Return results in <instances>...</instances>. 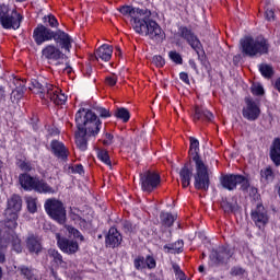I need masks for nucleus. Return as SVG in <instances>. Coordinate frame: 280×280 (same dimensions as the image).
Returning a JSON list of instances; mask_svg holds the SVG:
<instances>
[{
  "label": "nucleus",
  "mask_w": 280,
  "mask_h": 280,
  "mask_svg": "<svg viewBox=\"0 0 280 280\" xmlns=\"http://www.w3.org/2000/svg\"><path fill=\"white\" fill-rule=\"evenodd\" d=\"M75 124L78 128V131L75 132V143L79 150L84 152L88 148L86 135L89 137L98 135L102 121H98L93 112L82 108L75 114Z\"/></svg>",
  "instance_id": "obj_1"
},
{
  "label": "nucleus",
  "mask_w": 280,
  "mask_h": 280,
  "mask_svg": "<svg viewBox=\"0 0 280 280\" xmlns=\"http://www.w3.org/2000/svg\"><path fill=\"white\" fill-rule=\"evenodd\" d=\"M190 148L189 154L192 156V161L196 163V174H195V189H202L207 191L209 189L210 180H209V170L205 162L200 160L198 152H200V142L198 139L190 137Z\"/></svg>",
  "instance_id": "obj_2"
},
{
  "label": "nucleus",
  "mask_w": 280,
  "mask_h": 280,
  "mask_svg": "<svg viewBox=\"0 0 280 280\" xmlns=\"http://www.w3.org/2000/svg\"><path fill=\"white\" fill-rule=\"evenodd\" d=\"M30 90L37 93L42 100H50L57 106L67 103V95L60 89L40 79H32Z\"/></svg>",
  "instance_id": "obj_3"
},
{
  "label": "nucleus",
  "mask_w": 280,
  "mask_h": 280,
  "mask_svg": "<svg viewBox=\"0 0 280 280\" xmlns=\"http://www.w3.org/2000/svg\"><path fill=\"white\" fill-rule=\"evenodd\" d=\"M151 15H144L139 20L132 22V27L137 34L149 36L151 40L155 43H163L165 39V32L163 28L153 20H150Z\"/></svg>",
  "instance_id": "obj_4"
},
{
  "label": "nucleus",
  "mask_w": 280,
  "mask_h": 280,
  "mask_svg": "<svg viewBox=\"0 0 280 280\" xmlns=\"http://www.w3.org/2000/svg\"><path fill=\"white\" fill-rule=\"evenodd\" d=\"M270 45L268 40L264 37H245L241 39L242 52L249 58H255V56H261V54H268Z\"/></svg>",
  "instance_id": "obj_5"
},
{
  "label": "nucleus",
  "mask_w": 280,
  "mask_h": 280,
  "mask_svg": "<svg viewBox=\"0 0 280 280\" xmlns=\"http://www.w3.org/2000/svg\"><path fill=\"white\" fill-rule=\"evenodd\" d=\"M44 207L51 220H55L58 224H65V222H67V209H65L62 201L50 198L45 201Z\"/></svg>",
  "instance_id": "obj_6"
},
{
  "label": "nucleus",
  "mask_w": 280,
  "mask_h": 280,
  "mask_svg": "<svg viewBox=\"0 0 280 280\" xmlns=\"http://www.w3.org/2000/svg\"><path fill=\"white\" fill-rule=\"evenodd\" d=\"M23 16L16 10H10L5 4L0 5V23L4 30H19Z\"/></svg>",
  "instance_id": "obj_7"
},
{
  "label": "nucleus",
  "mask_w": 280,
  "mask_h": 280,
  "mask_svg": "<svg viewBox=\"0 0 280 280\" xmlns=\"http://www.w3.org/2000/svg\"><path fill=\"white\" fill-rule=\"evenodd\" d=\"M22 207L23 200H21L19 195H13L8 200V208L4 211V215L7 217V220L12 224L13 229H16V219L19 218L16 213L21 211Z\"/></svg>",
  "instance_id": "obj_8"
},
{
  "label": "nucleus",
  "mask_w": 280,
  "mask_h": 280,
  "mask_svg": "<svg viewBox=\"0 0 280 280\" xmlns=\"http://www.w3.org/2000/svg\"><path fill=\"white\" fill-rule=\"evenodd\" d=\"M140 183L142 191H148L150 194L161 185V175L156 172L145 171L140 174Z\"/></svg>",
  "instance_id": "obj_9"
},
{
  "label": "nucleus",
  "mask_w": 280,
  "mask_h": 280,
  "mask_svg": "<svg viewBox=\"0 0 280 280\" xmlns=\"http://www.w3.org/2000/svg\"><path fill=\"white\" fill-rule=\"evenodd\" d=\"M250 218L255 226H257L259 231H264L268 222H270V215L268 214V210H266V208L261 203H258L256 208L252 210Z\"/></svg>",
  "instance_id": "obj_10"
},
{
  "label": "nucleus",
  "mask_w": 280,
  "mask_h": 280,
  "mask_svg": "<svg viewBox=\"0 0 280 280\" xmlns=\"http://www.w3.org/2000/svg\"><path fill=\"white\" fill-rule=\"evenodd\" d=\"M11 226V229H10ZM14 229L8 220L7 223L0 222V264H5V248H8V234Z\"/></svg>",
  "instance_id": "obj_11"
},
{
  "label": "nucleus",
  "mask_w": 280,
  "mask_h": 280,
  "mask_svg": "<svg viewBox=\"0 0 280 280\" xmlns=\"http://www.w3.org/2000/svg\"><path fill=\"white\" fill-rule=\"evenodd\" d=\"M42 56L48 62H59V60H65V54L60 48L54 44H48L42 49Z\"/></svg>",
  "instance_id": "obj_12"
},
{
  "label": "nucleus",
  "mask_w": 280,
  "mask_h": 280,
  "mask_svg": "<svg viewBox=\"0 0 280 280\" xmlns=\"http://www.w3.org/2000/svg\"><path fill=\"white\" fill-rule=\"evenodd\" d=\"M246 106L243 108V117L248 121H255L259 119V115H261V109H259V105L253 101L250 97L245 98Z\"/></svg>",
  "instance_id": "obj_13"
},
{
  "label": "nucleus",
  "mask_w": 280,
  "mask_h": 280,
  "mask_svg": "<svg viewBox=\"0 0 280 280\" xmlns=\"http://www.w3.org/2000/svg\"><path fill=\"white\" fill-rule=\"evenodd\" d=\"M54 33L55 32L51 31V28H48L45 25L39 24L33 32V38L36 45H43V43L54 40Z\"/></svg>",
  "instance_id": "obj_14"
},
{
  "label": "nucleus",
  "mask_w": 280,
  "mask_h": 280,
  "mask_svg": "<svg viewBox=\"0 0 280 280\" xmlns=\"http://www.w3.org/2000/svg\"><path fill=\"white\" fill-rule=\"evenodd\" d=\"M179 36L184 38L190 45L191 49H194L197 54H200V50L202 49V44L200 43V39L194 33L185 27H179Z\"/></svg>",
  "instance_id": "obj_15"
},
{
  "label": "nucleus",
  "mask_w": 280,
  "mask_h": 280,
  "mask_svg": "<svg viewBox=\"0 0 280 280\" xmlns=\"http://www.w3.org/2000/svg\"><path fill=\"white\" fill-rule=\"evenodd\" d=\"M52 40H55V43L59 45L61 49H65L67 54L71 52L73 38H71L68 33H65V31H56L54 33Z\"/></svg>",
  "instance_id": "obj_16"
},
{
  "label": "nucleus",
  "mask_w": 280,
  "mask_h": 280,
  "mask_svg": "<svg viewBox=\"0 0 280 280\" xmlns=\"http://www.w3.org/2000/svg\"><path fill=\"white\" fill-rule=\"evenodd\" d=\"M56 240L60 250L67 255H73L80 250V245L75 241L61 237L58 233L56 234Z\"/></svg>",
  "instance_id": "obj_17"
},
{
  "label": "nucleus",
  "mask_w": 280,
  "mask_h": 280,
  "mask_svg": "<svg viewBox=\"0 0 280 280\" xmlns=\"http://www.w3.org/2000/svg\"><path fill=\"white\" fill-rule=\"evenodd\" d=\"M26 248L28 253L39 255L43 253V241L36 234H28L25 240Z\"/></svg>",
  "instance_id": "obj_18"
},
{
  "label": "nucleus",
  "mask_w": 280,
  "mask_h": 280,
  "mask_svg": "<svg viewBox=\"0 0 280 280\" xmlns=\"http://www.w3.org/2000/svg\"><path fill=\"white\" fill-rule=\"evenodd\" d=\"M120 14L128 15L130 14L133 23L139 20L143 19V16H152V13L148 9H132V7H121L119 9Z\"/></svg>",
  "instance_id": "obj_19"
},
{
  "label": "nucleus",
  "mask_w": 280,
  "mask_h": 280,
  "mask_svg": "<svg viewBox=\"0 0 280 280\" xmlns=\"http://www.w3.org/2000/svg\"><path fill=\"white\" fill-rule=\"evenodd\" d=\"M238 176L240 175L235 174L223 175L220 178V184L223 189H228V191H233L234 189H237V182L240 180Z\"/></svg>",
  "instance_id": "obj_20"
},
{
  "label": "nucleus",
  "mask_w": 280,
  "mask_h": 280,
  "mask_svg": "<svg viewBox=\"0 0 280 280\" xmlns=\"http://www.w3.org/2000/svg\"><path fill=\"white\" fill-rule=\"evenodd\" d=\"M121 240L122 238H121V234L119 233V231H117V229H115V228H110L108 231V234L106 235L105 244L109 248H117V246H119V244H121Z\"/></svg>",
  "instance_id": "obj_21"
},
{
  "label": "nucleus",
  "mask_w": 280,
  "mask_h": 280,
  "mask_svg": "<svg viewBox=\"0 0 280 280\" xmlns=\"http://www.w3.org/2000/svg\"><path fill=\"white\" fill-rule=\"evenodd\" d=\"M233 257V253L228 247H222L219 252L211 254L210 259L213 264H224Z\"/></svg>",
  "instance_id": "obj_22"
},
{
  "label": "nucleus",
  "mask_w": 280,
  "mask_h": 280,
  "mask_svg": "<svg viewBox=\"0 0 280 280\" xmlns=\"http://www.w3.org/2000/svg\"><path fill=\"white\" fill-rule=\"evenodd\" d=\"M50 145L55 156H57V159H60L61 161H66V159L69 156V151L67 150V147H65V144L58 140L52 141Z\"/></svg>",
  "instance_id": "obj_23"
},
{
  "label": "nucleus",
  "mask_w": 280,
  "mask_h": 280,
  "mask_svg": "<svg viewBox=\"0 0 280 280\" xmlns=\"http://www.w3.org/2000/svg\"><path fill=\"white\" fill-rule=\"evenodd\" d=\"M194 176V171L189 167V164H185L179 171V178L182 182V187L187 189L191 185V177Z\"/></svg>",
  "instance_id": "obj_24"
},
{
  "label": "nucleus",
  "mask_w": 280,
  "mask_h": 280,
  "mask_svg": "<svg viewBox=\"0 0 280 280\" xmlns=\"http://www.w3.org/2000/svg\"><path fill=\"white\" fill-rule=\"evenodd\" d=\"M19 180L23 189H25L26 191H32L35 189L38 178H34L28 174H21Z\"/></svg>",
  "instance_id": "obj_25"
},
{
  "label": "nucleus",
  "mask_w": 280,
  "mask_h": 280,
  "mask_svg": "<svg viewBox=\"0 0 280 280\" xmlns=\"http://www.w3.org/2000/svg\"><path fill=\"white\" fill-rule=\"evenodd\" d=\"M7 242L8 245L12 244V249L15 253H23V244L21 243V238L19 237V235H16V233H14V231L10 230L9 234H7Z\"/></svg>",
  "instance_id": "obj_26"
},
{
  "label": "nucleus",
  "mask_w": 280,
  "mask_h": 280,
  "mask_svg": "<svg viewBox=\"0 0 280 280\" xmlns=\"http://www.w3.org/2000/svg\"><path fill=\"white\" fill-rule=\"evenodd\" d=\"M96 58H100L101 60H104V62H108L110 58H113V46L108 44L102 45L97 50H96Z\"/></svg>",
  "instance_id": "obj_27"
},
{
  "label": "nucleus",
  "mask_w": 280,
  "mask_h": 280,
  "mask_svg": "<svg viewBox=\"0 0 280 280\" xmlns=\"http://www.w3.org/2000/svg\"><path fill=\"white\" fill-rule=\"evenodd\" d=\"M270 159L279 167L280 165V139L276 138L271 144Z\"/></svg>",
  "instance_id": "obj_28"
},
{
  "label": "nucleus",
  "mask_w": 280,
  "mask_h": 280,
  "mask_svg": "<svg viewBox=\"0 0 280 280\" xmlns=\"http://www.w3.org/2000/svg\"><path fill=\"white\" fill-rule=\"evenodd\" d=\"M34 191L38 194H56L54 187L49 186V184L43 179H37Z\"/></svg>",
  "instance_id": "obj_29"
},
{
  "label": "nucleus",
  "mask_w": 280,
  "mask_h": 280,
  "mask_svg": "<svg viewBox=\"0 0 280 280\" xmlns=\"http://www.w3.org/2000/svg\"><path fill=\"white\" fill-rule=\"evenodd\" d=\"M194 119L197 121L205 120L206 121H212L213 120V114L205 108L197 107L195 108V116Z\"/></svg>",
  "instance_id": "obj_30"
},
{
  "label": "nucleus",
  "mask_w": 280,
  "mask_h": 280,
  "mask_svg": "<svg viewBox=\"0 0 280 280\" xmlns=\"http://www.w3.org/2000/svg\"><path fill=\"white\" fill-rule=\"evenodd\" d=\"M259 71L264 78H267V80H270V78L275 75V69H272V66L268 63H261L259 66Z\"/></svg>",
  "instance_id": "obj_31"
},
{
  "label": "nucleus",
  "mask_w": 280,
  "mask_h": 280,
  "mask_svg": "<svg viewBox=\"0 0 280 280\" xmlns=\"http://www.w3.org/2000/svg\"><path fill=\"white\" fill-rule=\"evenodd\" d=\"M25 202L27 205V209L30 213H36L38 211V199L32 196L25 197Z\"/></svg>",
  "instance_id": "obj_32"
},
{
  "label": "nucleus",
  "mask_w": 280,
  "mask_h": 280,
  "mask_svg": "<svg viewBox=\"0 0 280 280\" xmlns=\"http://www.w3.org/2000/svg\"><path fill=\"white\" fill-rule=\"evenodd\" d=\"M183 241H177L174 244L164 245V250H166V253H183Z\"/></svg>",
  "instance_id": "obj_33"
},
{
  "label": "nucleus",
  "mask_w": 280,
  "mask_h": 280,
  "mask_svg": "<svg viewBox=\"0 0 280 280\" xmlns=\"http://www.w3.org/2000/svg\"><path fill=\"white\" fill-rule=\"evenodd\" d=\"M85 110H90L91 113H93L98 121L100 119L97 118V115L98 117H103V118L110 117V112H108V109L104 107L95 106L93 107L94 112L91 109H85Z\"/></svg>",
  "instance_id": "obj_34"
},
{
  "label": "nucleus",
  "mask_w": 280,
  "mask_h": 280,
  "mask_svg": "<svg viewBox=\"0 0 280 280\" xmlns=\"http://www.w3.org/2000/svg\"><path fill=\"white\" fill-rule=\"evenodd\" d=\"M160 220L164 226H172V224H174V220H176V218H174V215H172L168 212H162L160 215Z\"/></svg>",
  "instance_id": "obj_35"
},
{
  "label": "nucleus",
  "mask_w": 280,
  "mask_h": 280,
  "mask_svg": "<svg viewBox=\"0 0 280 280\" xmlns=\"http://www.w3.org/2000/svg\"><path fill=\"white\" fill-rule=\"evenodd\" d=\"M19 270H20L21 275L23 277H25V279L36 280V278L34 277V270L32 268L26 267V266H21V267H19Z\"/></svg>",
  "instance_id": "obj_36"
},
{
  "label": "nucleus",
  "mask_w": 280,
  "mask_h": 280,
  "mask_svg": "<svg viewBox=\"0 0 280 280\" xmlns=\"http://www.w3.org/2000/svg\"><path fill=\"white\" fill-rule=\"evenodd\" d=\"M48 257H50V259H52V261L57 266H61V264H62V255H60V253H58V250H56V249H48Z\"/></svg>",
  "instance_id": "obj_37"
},
{
  "label": "nucleus",
  "mask_w": 280,
  "mask_h": 280,
  "mask_svg": "<svg viewBox=\"0 0 280 280\" xmlns=\"http://www.w3.org/2000/svg\"><path fill=\"white\" fill-rule=\"evenodd\" d=\"M116 117H118V119H122V121L126 124L130 120V112H128L127 108L120 107L116 110Z\"/></svg>",
  "instance_id": "obj_38"
},
{
  "label": "nucleus",
  "mask_w": 280,
  "mask_h": 280,
  "mask_svg": "<svg viewBox=\"0 0 280 280\" xmlns=\"http://www.w3.org/2000/svg\"><path fill=\"white\" fill-rule=\"evenodd\" d=\"M97 158L100 159V161L105 163V165H108L109 167H112L113 164L110 163V156L108 155V151L98 150L97 151Z\"/></svg>",
  "instance_id": "obj_39"
},
{
  "label": "nucleus",
  "mask_w": 280,
  "mask_h": 280,
  "mask_svg": "<svg viewBox=\"0 0 280 280\" xmlns=\"http://www.w3.org/2000/svg\"><path fill=\"white\" fill-rule=\"evenodd\" d=\"M133 266L136 270H145V258L143 256H138L133 260Z\"/></svg>",
  "instance_id": "obj_40"
},
{
  "label": "nucleus",
  "mask_w": 280,
  "mask_h": 280,
  "mask_svg": "<svg viewBox=\"0 0 280 280\" xmlns=\"http://www.w3.org/2000/svg\"><path fill=\"white\" fill-rule=\"evenodd\" d=\"M221 207L225 213H233L237 209V203H231L229 201H222Z\"/></svg>",
  "instance_id": "obj_41"
},
{
  "label": "nucleus",
  "mask_w": 280,
  "mask_h": 280,
  "mask_svg": "<svg viewBox=\"0 0 280 280\" xmlns=\"http://www.w3.org/2000/svg\"><path fill=\"white\" fill-rule=\"evenodd\" d=\"M261 178L266 180L267 183H270L275 178V174L272 173V168L267 167L264 171H261Z\"/></svg>",
  "instance_id": "obj_42"
},
{
  "label": "nucleus",
  "mask_w": 280,
  "mask_h": 280,
  "mask_svg": "<svg viewBox=\"0 0 280 280\" xmlns=\"http://www.w3.org/2000/svg\"><path fill=\"white\" fill-rule=\"evenodd\" d=\"M67 231L70 235L75 237V240H80V242H84V236L80 233V231L75 230V228L68 225Z\"/></svg>",
  "instance_id": "obj_43"
},
{
  "label": "nucleus",
  "mask_w": 280,
  "mask_h": 280,
  "mask_svg": "<svg viewBox=\"0 0 280 280\" xmlns=\"http://www.w3.org/2000/svg\"><path fill=\"white\" fill-rule=\"evenodd\" d=\"M237 185H241V189L243 191H246V189L250 187V182L248 180V178L244 177V175H238Z\"/></svg>",
  "instance_id": "obj_44"
},
{
  "label": "nucleus",
  "mask_w": 280,
  "mask_h": 280,
  "mask_svg": "<svg viewBox=\"0 0 280 280\" xmlns=\"http://www.w3.org/2000/svg\"><path fill=\"white\" fill-rule=\"evenodd\" d=\"M122 229H124L125 233H135L137 231V225H133L129 221H125L122 224Z\"/></svg>",
  "instance_id": "obj_45"
},
{
  "label": "nucleus",
  "mask_w": 280,
  "mask_h": 280,
  "mask_svg": "<svg viewBox=\"0 0 280 280\" xmlns=\"http://www.w3.org/2000/svg\"><path fill=\"white\" fill-rule=\"evenodd\" d=\"M252 93L253 95H264V86L259 83H254L252 85Z\"/></svg>",
  "instance_id": "obj_46"
},
{
  "label": "nucleus",
  "mask_w": 280,
  "mask_h": 280,
  "mask_svg": "<svg viewBox=\"0 0 280 280\" xmlns=\"http://www.w3.org/2000/svg\"><path fill=\"white\" fill-rule=\"evenodd\" d=\"M172 268H173L174 273H175L177 279H184L185 272H183V270H180V266H178L175 262H173L172 264Z\"/></svg>",
  "instance_id": "obj_47"
},
{
  "label": "nucleus",
  "mask_w": 280,
  "mask_h": 280,
  "mask_svg": "<svg viewBox=\"0 0 280 280\" xmlns=\"http://www.w3.org/2000/svg\"><path fill=\"white\" fill-rule=\"evenodd\" d=\"M170 58L171 60H173V62H176V65H183V57H180V54L176 51H171Z\"/></svg>",
  "instance_id": "obj_48"
},
{
  "label": "nucleus",
  "mask_w": 280,
  "mask_h": 280,
  "mask_svg": "<svg viewBox=\"0 0 280 280\" xmlns=\"http://www.w3.org/2000/svg\"><path fill=\"white\" fill-rule=\"evenodd\" d=\"M145 266L149 268V270H152L153 268H156V260L152 256H147Z\"/></svg>",
  "instance_id": "obj_49"
},
{
  "label": "nucleus",
  "mask_w": 280,
  "mask_h": 280,
  "mask_svg": "<svg viewBox=\"0 0 280 280\" xmlns=\"http://www.w3.org/2000/svg\"><path fill=\"white\" fill-rule=\"evenodd\" d=\"M153 65H155V67H164L165 66V59H163V57L161 56H154L152 59Z\"/></svg>",
  "instance_id": "obj_50"
},
{
  "label": "nucleus",
  "mask_w": 280,
  "mask_h": 280,
  "mask_svg": "<svg viewBox=\"0 0 280 280\" xmlns=\"http://www.w3.org/2000/svg\"><path fill=\"white\" fill-rule=\"evenodd\" d=\"M105 82L108 86H115V84H117V75L110 74L106 77Z\"/></svg>",
  "instance_id": "obj_51"
},
{
  "label": "nucleus",
  "mask_w": 280,
  "mask_h": 280,
  "mask_svg": "<svg viewBox=\"0 0 280 280\" xmlns=\"http://www.w3.org/2000/svg\"><path fill=\"white\" fill-rule=\"evenodd\" d=\"M19 167L22 172H32V163L30 162H21Z\"/></svg>",
  "instance_id": "obj_52"
},
{
  "label": "nucleus",
  "mask_w": 280,
  "mask_h": 280,
  "mask_svg": "<svg viewBox=\"0 0 280 280\" xmlns=\"http://www.w3.org/2000/svg\"><path fill=\"white\" fill-rule=\"evenodd\" d=\"M48 23L50 27H58V20L54 15H48Z\"/></svg>",
  "instance_id": "obj_53"
},
{
  "label": "nucleus",
  "mask_w": 280,
  "mask_h": 280,
  "mask_svg": "<svg viewBox=\"0 0 280 280\" xmlns=\"http://www.w3.org/2000/svg\"><path fill=\"white\" fill-rule=\"evenodd\" d=\"M267 21H272L275 19V11L272 9H267L265 12Z\"/></svg>",
  "instance_id": "obj_54"
},
{
  "label": "nucleus",
  "mask_w": 280,
  "mask_h": 280,
  "mask_svg": "<svg viewBox=\"0 0 280 280\" xmlns=\"http://www.w3.org/2000/svg\"><path fill=\"white\" fill-rule=\"evenodd\" d=\"M179 79H180L182 82H184L185 84H189V74H187V72H180V73H179Z\"/></svg>",
  "instance_id": "obj_55"
},
{
  "label": "nucleus",
  "mask_w": 280,
  "mask_h": 280,
  "mask_svg": "<svg viewBox=\"0 0 280 280\" xmlns=\"http://www.w3.org/2000/svg\"><path fill=\"white\" fill-rule=\"evenodd\" d=\"M74 174H84V167L82 165H75L72 167Z\"/></svg>",
  "instance_id": "obj_56"
},
{
  "label": "nucleus",
  "mask_w": 280,
  "mask_h": 280,
  "mask_svg": "<svg viewBox=\"0 0 280 280\" xmlns=\"http://www.w3.org/2000/svg\"><path fill=\"white\" fill-rule=\"evenodd\" d=\"M104 145H110L113 143V135L106 133V139L103 141Z\"/></svg>",
  "instance_id": "obj_57"
},
{
  "label": "nucleus",
  "mask_w": 280,
  "mask_h": 280,
  "mask_svg": "<svg viewBox=\"0 0 280 280\" xmlns=\"http://www.w3.org/2000/svg\"><path fill=\"white\" fill-rule=\"evenodd\" d=\"M77 222H78L79 226H82L83 229H85V226H86V220H84V219H82V218H79V219L77 220Z\"/></svg>",
  "instance_id": "obj_58"
},
{
  "label": "nucleus",
  "mask_w": 280,
  "mask_h": 280,
  "mask_svg": "<svg viewBox=\"0 0 280 280\" xmlns=\"http://www.w3.org/2000/svg\"><path fill=\"white\" fill-rule=\"evenodd\" d=\"M275 89H276L277 91H279V93H280V79H277V80H276V82H275Z\"/></svg>",
  "instance_id": "obj_59"
},
{
  "label": "nucleus",
  "mask_w": 280,
  "mask_h": 280,
  "mask_svg": "<svg viewBox=\"0 0 280 280\" xmlns=\"http://www.w3.org/2000/svg\"><path fill=\"white\" fill-rule=\"evenodd\" d=\"M5 97V90L3 88H0V100Z\"/></svg>",
  "instance_id": "obj_60"
},
{
  "label": "nucleus",
  "mask_w": 280,
  "mask_h": 280,
  "mask_svg": "<svg viewBox=\"0 0 280 280\" xmlns=\"http://www.w3.org/2000/svg\"><path fill=\"white\" fill-rule=\"evenodd\" d=\"M199 272H205V266H199Z\"/></svg>",
  "instance_id": "obj_61"
},
{
  "label": "nucleus",
  "mask_w": 280,
  "mask_h": 280,
  "mask_svg": "<svg viewBox=\"0 0 280 280\" xmlns=\"http://www.w3.org/2000/svg\"><path fill=\"white\" fill-rule=\"evenodd\" d=\"M0 279H3V268L0 267Z\"/></svg>",
  "instance_id": "obj_62"
},
{
  "label": "nucleus",
  "mask_w": 280,
  "mask_h": 280,
  "mask_svg": "<svg viewBox=\"0 0 280 280\" xmlns=\"http://www.w3.org/2000/svg\"><path fill=\"white\" fill-rule=\"evenodd\" d=\"M243 272H244V270L237 269V271L235 272V275H242Z\"/></svg>",
  "instance_id": "obj_63"
},
{
  "label": "nucleus",
  "mask_w": 280,
  "mask_h": 280,
  "mask_svg": "<svg viewBox=\"0 0 280 280\" xmlns=\"http://www.w3.org/2000/svg\"><path fill=\"white\" fill-rule=\"evenodd\" d=\"M66 71H67L68 73H71V68H66Z\"/></svg>",
  "instance_id": "obj_64"
}]
</instances>
